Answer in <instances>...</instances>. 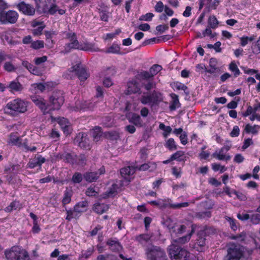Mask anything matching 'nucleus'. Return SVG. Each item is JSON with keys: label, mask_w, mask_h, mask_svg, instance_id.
Masks as SVG:
<instances>
[{"label": "nucleus", "mask_w": 260, "mask_h": 260, "mask_svg": "<svg viewBox=\"0 0 260 260\" xmlns=\"http://www.w3.org/2000/svg\"><path fill=\"white\" fill-rule=\"evenodd\" d=\"M225 219L229 222L231 228L234 231H236L237 229V226L236 223L235 219L228 216L225 217Z\"/></svg>", "instance_id": "nucleus-55"}, {"label": "nucleus", "mask_w": 260, "mask_h": 260, "mask_svg": "<svg viewBox=\"0 0 260 260\" xmlns=\"http://www.w3.org/2000/svg\"><path fill=\"white\" fill-rule=\"evenodd\" d=\"M211 215V212L205 211L198 213L196 216L200 218H205L210 217Z\"/></svg>", "instance_id": "nucleus-61"}, {"label": "nucleus", "mask_w": 260, "mask_h": 260, "mask_svg": "<svg viewBox=\"0 0 260 260\" xmlns=\"http://www.w3.org/2000/svg\"><path fill=\"white\" fill-rule=\"evenodd\" d=\"M253 53L258 54L260 53V37L257 41L256 44L252 47Z\"/></svg>", "instance_id": "nucleus-57"}, {"label": "nucleus", "mask_w": 260, "mask_h": 260, "mask_svg": "<svg viewBox=\"0 0 260 260\" xmlns=\"http://www.w3.org/2000/svg\"><path fill=\"white\" fill-rule=\"evenodd\" d=\"M165 146L171 151L176 150L177 148L175 142L173 138H170L166 141Z\"/></svg>", "instance_id": "nucleus-41"}, {"label": "nucleus", "mask_w": 260, "mask_h": 260, "mask_svg": "<svg viewBox=\"0 0 260 260\" xmlns=\"http://www.w3.org/2000/svg\"><path fill=\"white\" fill-rule=\"evenodd\" d=\"M174 87L177 90H183L186 94H189V91L187 90V87L184 84L177 82L174 83Z\"/></svg>", "instance_id": "nucleus-50"}, {"label": "nucleus", "mask_w": 260, "mask_h": 260, "mask_svg": "<svg viewBox=\"0 0 260 260\" xmlns=\"http://www.w3.org/2000/svg\"><path fill=\"white\" fill-rule=\"evenodd\" d=\"M8 143L12 145H19L21 144V140L17 133L11 134Z\"/></svg>", "instance_id": "nucleus-31"}, {"label": "nucleus", "mask_w": 260, "mask_h": 260, "mask_svg": "<svg viewBox=\"0 0 260 260\" xmlns=\"http://www.w3.org/2000/svg\"><path fill=\"white\" fill-rule=\"evenodd\" d=\"M130 122H133L135 125H140L141 124V119L139 115L133 114L131 118Z\"/></svg>", "instance_id": "nucleus-52"}, {"label": "nucleus", "mask_w": 260, "mask_h": 260, "mask_svg": "<svg viewBox=\"0 0 260 260\" xmlns=\"http://www.w3.org/2000/svg\"><path fill=\"white\" fill-rule=\"evenodd\" d=\"M84 178L86 181L92 182L99 178V175L98 172H88L84 174Z\"/></svg>", "instance_id": "nucleus-32"}, {"label": "nucleus", "mask_w": 260, "mask_h": 260, "mask_svg": "<svg viewBox=\"0 0 260 260\" xmlns=\"http://www.w3.org/2000/svg\"><path fill=\"white\" fill-rule=\"evenodd\" d=\"M93 139L94 141H98L102 136L101 128L100 127H96L91 131Z\"/></svg>", "instance_id": "nucleus-38"}, {"label": "nucleus", "mask_w": 260, "mask_h": 260, "mask_svg": "<svg viewBox=\"0 0 260 260\" xmlns=\"http://www.w3.org/2000/svg\"><path fill=\"white\" fill-rule=\"evenodd\" d=\"M92 209L96 213L101 214L108 210L109 206L107 204L96 203L94 204Z\"/></svg>", "instance_id": "nucleus-25"}, {"label": "nucleus", "mask_w": 260, "mask_h": 260, "mask_svg": "<svg viewBox=\"0 0 260 260\" xmlns=\"http://www.w3.org/2000/svg\"><path fill=\"white\" fill-rule=\"evenodd\" d=\"M94 107V104L92 103L85 101L81 103L80 109L92 110Z\"/></svg>", "instance_id": "nucleus-47"}, {"label": "nucleus", "mask_w": 260, "mask_h": 260, "mask_svg": "<svg viewBox=\"0 0 260 260\" xmlns=\"http://www.w3.org/2000/svg\"><path fill=\"white\" fill-rule=\"evenodd\" d=\"M83 179L82 175L78 172L75 173L72 177V181L75 183H80Z\"/></svg>", "instance_id": "nucleus-53"}, {"label": "nucleus", "mask_w": 260, "mask_h": 260, "mask_svg": "<svg viewBox=\"0 0 260 260\" xmlns=\"http://www.w3.org/2000/svg\"><path fill=\"white\" fill-rule=\"evenodd\" d=\"M181 143L183 145H186L188 142L187 136L186 132H184L179 136Z\"/></svg>", "instance_id": "nucleus-64"}, {"label": "nucleus", "mask_w": 260, "mask_h": 260, "mask_svg": "<svg viewBox=\"0 0 260 260\" xmlns=\"http://www.w3.org/2000/svg\"><path fill=\"white\" fill-rule=\"evenodd\" d=\"M159 128L164 131L163 136L165 138H167L172 131V128L170 126H166L162 123H160Z\"/></svg>", "instance_id": "nucleus-40"}, {"label": "nucleus", "mask_w": 260, "mask_h": 260, "mask_svg": "<svg viewBox=\"0 0 260 260\" xmlns=\"http://www.w3.org/2000/svg\"><path fill=\"white\" fill-rule=\"evenodd\" d=\"M169 254L172 260H188L189 252L186 249L172 243L168 248Z\"/></svg>", "instance_id": "nucleus-2"}, {"label": "nucleus", "mask_w": 260, "mask_h": 260, "mask_svg": "<svg viewBox=\"0 0 260 260\" xmlns=\"http://www.w3.org/2000/svg\"><path fill=\"white\" fill-rule=\"evenodd\" d=\"M88 203L87 201H82L78 202L74 206L76 211L80 215L87 210L88 207Z\"/></svg>", "instance_id": "nucleus-23"}, {"label": "nucleus", "mask_w": 260, "mask_h": 260, "mask_svg": "<svg viewBox=\"0 0 260 260\" xmlns=\"http://www.w3.org/2000/svg\"><path fill=\"white\" fill-rule=\"evenodd\" d=\"M72 196V191L71 190H66L63 194L62 203L63 206L70 203Z\"/></svg>", "instance_id": "nucleus-34"}, {"label": "nucleus", "mask_w": 260, "mask_h": 260, "mask_svg": "<svg viewBox=\"0 0 260 260\" xmlns=\"http://www.w3.org/2000/svg\"><path fill=\"white\" fill-rule=\"evenodd\" d=\"M77 155L74 153H64L61 155V158L64 161L72 164H75Z\"/></svg>", "instance_id": "nucleus-28"}, {"label": "nucleus", "mask_w": 260, "mask_h": 260, "mask_svg": "<svg viewBox=\"0 0 260 260\" xmlns=\"http://www.w3.org/2000/svg\"><path fill=\"white\" fill-rule=\"evenodd\" d=\"M162 100V95L156 91L153 92L149 95H143L141 99V102L143 104H148L151 107L158 105Z\"/></svg>", "instance_id": "nucleus-6"}, {"label": "nucleus", "mask_w": 260, "mask_h": 260, "mask_svg": "<svg viewBox=\"0 0 260 260\" xmlns=\"http://www.w3.org/2000/svg\"><path fill=\"white\" fill-rule=\"evenodd\" d=\"M212 156L219 160H229L231 157L228 154H226L223 150L220 149L218 151H215L212 155Z\"/></svg>", "instance_id": "nucleus-22"}, {"label": "nucleus", "mask_w": 260, "mask_h": 260, "mask_svg": "<svg viewBox=\"0 0 260 260\" xmlns=\"http://www.w3.org/2000/svg\"><path fill=\"white\" fill-rule=\"evenodd\" d=\"M172 101L169 106L171 111H174L180 107V104L179 101L178 96L175 94H172Z\"/></svg>", "instance_id": "nucleus-29"}, {"label": "nucleus", "mask_w": 260, "mask_h": 260, "mask_svg": "<svg viewBox=\"0 0 260 260\" xmlns=\"http://www.w3.org/2000/svg\"><path fill=\"white\" fill-rule=\"evenodd\" d=\"M80 48L79 50L86 51H99L100 49L95 46L94 44H92L88 41H84L80 43Z\"/></svg>", "instance_id": "nucleus-21"}, {"label": "nucleus", "mask_w": 260, "mask_h": 260, "mask_svg": "<svg viewBox=\"0 0 260 260\" xmlns=\"http://www.w3.org/2000/svg\"><path fill=\"white\" fill-rule=\"evenodd\" d=\"M46 161V159L40 154H37L35 157L29 160L27 166L29 168H34L37 166H41Z\"/></svg>", "instance_id": "nucleus-19"}, {"label": "nucleus", "mask_w": 260, "mask_h": 260, "mask_svg": "<svg viewBox=\"0 0 260 260\" xmlns=\"http://www.w3.org/2000/svg\"><path fill=\"white\" fill-rule=\"evenodd\" d=\"M193 232H194V230L192 228L191 232L189 233L188 234H187L184 236H183L182 237H180L179 238H178L177 239L173 240V243L175 244L176 243L181 244H185V243L188 242L190 240L191 237L192 236V234Z\"/></svg>", "instance_id": "nucleus-27"}, {"label": "nucleus", "mask_w": 260, "mask_h": 260, "mask_svg": "<svg viewBox=\"0 0 260 260\" xmlns=\"http://www.w3.org/2000/svg\"><path fill=\"white\" fill-rule=\"evenodd\" d=\"M171 159L178 161H185L186 160V156L183 151L179 150L171 155Z\"/></svg>", "instance_id": "nucleus-26"}, {"label": "nucleus", "mask_w": 260, "mask_h": 260, "mask_svg": "<svg viewBox=\"0 0 260 260\" xmlns=\"http://www.w3.org/2000/svg\"><path fill=\"white\" fill-rule=\"evenodd\" d=\"M69 72H76L81 81H84L89 77V74L87 72L85 68L80 63H77L72 67L70 69Z\"/></svg>", "instance_id": "nucleus-10"}, {"label": "nucleus", "mask_w": 260, "mask_h": 260, "mask_svg": "<svg viewBox=\"0 0 260 260\" xmlns=\"http://www.w3.org/2000/svg\"><path fill=\"white\" fill-rule=\"evenodd\" d=\"M210 155V153L208 151H201L199 154V158L200 160L207 159Z\"/></svg>", "instance_id": "nucleus-60"}, {"label": "nucleus", "mask_w": 260, "mask_h": 260, "mask_svg": "<svg viewBox=\"0 0 260 260\" xmlns=\"http://www.w3.org/2000/svg\"><path fill=\"white\" fill-rule=\"evenodd\" d=\"M120 47L118 45L113 44L106 49L105 52L106 53L120 54Z\"/></svg>", "instance_id": "nucleus-37"}, {"label": "nucleus", "mask_w": 260, "mask_h": 260, "mask_svg": "<svg viewBox=\"0 0 260 260\" xmlns=\"http://www.w3.org/2000/svg\"><path fill=\"white\" fill-rule=\"evenodd\" d=\"M210 27H207L206 29L203 32V37L209 36L211 38H213L216 36V34H212V31Z\"/></svg>", "instance_id": "nucleus-59"}, {"label": "nucleus", "mask_w": 260, "mask_h": 260, "mask_svg": "<svg viewBox=\"0 0 260 260\" xmlns=\"http://www.w3.org/2000/svg\"><path fill=\"white\" fill-rule=\"evenodd\" d=\"M31 47L34 49H39L44 47V42L43 41L37 40L34 41L31 44Z\"/></svg>", "instance_id": "nucleus-49"}, {"label": "nucleus", "mask_w": 260, "mask_h": 260, "mask_svg": "<svg viewBox=\"0 0 260 260\" xmlns=\"http://www.w3.org/2000/svg\"><path fill=\"white\" fill-rule=\"evenodd\" d=\"M206 245L205 235L204 233L198 234L197 242L194 245V248L198 251H202Z\"/></svg>", "instance_id": "nucleus-20"}, {"label": "nucleus", "mask_w": 260, "mask_h": 260, "mask_svg": "<svg viewBox=\"0 0 260 260\" xmlns=\"http://www.w3.org/2000/svg\"><path fill=\"white\" fill-rule=\"evenodd\" d=\"M67 216L66 219L69 221H70L73 218H77L80 214L76 211V210L74 208L73 210H66Z\"/></svg>", "instance_id": "nucleus-36"}, {"label": "nucleus", "mask_w": 260, "mask_h": 260, "mask_svg": "<svg viewBox=\"0 0 260 260\" xmlns=\"http://www.w3.org/2000/svg\"><path fill=\"white\" fill-rule=\"evenodd\" d=\"M168 29L169 26L167 24L159 25L156 27V30L160 34L165 32Z\"/></svg>", "instance_id": "nucleus-63"}, {"label": "nucleus", "mask_w": 260, "mask_h": 260, "mask_svg": "<svg viewBox=\"0 0 260 260\" xmlns=\"http://www.w3.org/2000/svg\"><path fill=\"white\" fill-rule=\"evenodd\" d=\"M22 205L19 201H14L10 203L9 206L6 207L5 211L7 212H11L14 210L20 209Z\"/></svg>", "instance_id": "nucleus-33"}, {"label": "nucleus", "mask_w": 260, "mask_h": 260, "mask_svg": "<svg viewBox=\"0 0 260 260\" xmlns=\"http://www.w3.org/2000/svg\"><path fill=\"white\" fill-rule=\"evenodd\" d=\"M135 173V169L133 167H127L121 169L120 174L123 178L122 185H125L131 181V176Z\"/></svg>", "instance_id": "nucleus-12"}, {"label": "nucleus", "mask_w": 260, "mask_h": 260, "mask_svg": "<svg viewBox=\"0 0 260 260\" xmlns=\"http://www.w3.org/2000/svg\"><path fill=\"white\" fill-rule=\"evenodd\" d=\"M217 59L214 58H211L209 60L210 69H206V72L214 74V76L217 77L220 73V70L217 67Z\"/></svg>", "instance_id": "nucleus-16"}, {"label": "nucleus", "mask_w": 260, "mask_h": 260, "mask_svg": "<svg viewBox=\"0 0 260 260\" xmlns=\"http://www.w3.org/2000/svg\"><path fill=\"white\" fill-rule=\"evenodd\" d=\"M229 69L231 71L233 72L235 77H237L240 75V71L239 70L237 66L234 62H232L229 66Z\"/></svg>", "instance_id": "nucleus-43"}, {"label": "nucleus", "mask_w": 260, "mask_h": 260, "mask_svg": "<svg viewBox=\"0 0 260 260\" xmlns=\"http://www.w3.org/2000/svg\"><path fill=\"white\" fill-rule=\"evenodd\" d=\"M243 255L241 247L239 245L230 243L227 246V260H239Z\"/></svg>", "instance_id": "nucleus-5"}, {"label": "nucleus", "mask_w": 260, "mask_h": 260, "mask_svg": "<svg viewBox=\"0 0 260 260\" xmlns=\"http://www.w3.org/2000/svg\"><path fill=\"white\" fill-rule=\"evenodd\" d=\"M250 221L253 224H258L260 223V214L254 213L250 216Z\"/></svg>", "instance_id": "nucleus-44"}, {"label": "nucleus", "mask_w": 260, "mask_h": 260, "mask_svg": "<svg viewBox=\"0 0 260 260\" xmlns=\"http://www.w3.org/2000/svg\"><path fill=\"white\" fill-rule=\"evenodd\" d=\"M162 69L161 66L155 64L150 68L148 71H144L140 72L139 76L143 79H149L157 74Z\"/></svg>", "instance_id": "nucleus-9"}, {"label": "nucleus", "mask_w": 260, "mask_h": 260, "mask_svg": "<svg viewBox=\"0 0 260 260\" xmlns=\"http://www.w3.org/2000/svg\"><path fill=\"white\" fill-rule=\"evenodd\" d=\"M8 260H30L27 251L19 246H13L5 251Z\"/></svg>", "instance_id": "nucleus-3"}, {"label": "nucleus", "mask_w": 260, "mask_h": 260, "mask_svg": "<svg viewBox=\"0 0 260 260\" xmlns=\"http://www.w3.org/2000/svg\"><path fill=\"white\" fill-rule=\"evenodd\" d=\"M96 260H115L114 255L112 254H101L99 255Z\"/></svg>", "instance_id": "nucleus-56"}, {"label": "nucleus", "mask_w": 260, "mask_h": 260, "mask_svg": "<svg viewBox=\"0 0 260 260\" xmlns=\"http://www.w3.org/2000/svg\"><path fill=\"white\" fill-rule=\"evenodd\" d=\"M4 69L9 72H14L16 70V67L12 64L11 62H6L4 66Z\"/></svg>", "instance_id": "nucleus-51"}, {"label": "nucleus", "mask_w": 260, "mask_h": 260, "mask_svg": "<svg viewBox=\"0 0 260 260\" xmlns=\"http://www.w3.org/2000/svg\"><path fill=\"white\" fill-rule=\"evenodd\" d=\"M109 249L114 252H119L122 249V246L116 238H110L106 242Z\"/></svg>", "instance_id": "nucleus-14"}, {"label": "nucleus", "mask_w": 260, "mask_h": 260, "mask_svg": "<svg viewBox=\"0 0 260 260\" xmlns=\"http://www.w3.org/2000/svg\"><path fill=\"white\" fill-rule=\"evenodd\" d=\"M86 135H85V134H84L82 133H80L77 135V136L76 138V141L77 142H78L79 143V145L81 147H83L84 149H89L90 147L88 144L87 145H86L85 144V143H86Z\"/></svg>", "instance_id": "nucleus-24"}, {"label": "nucleus", "mask_w": 260, "mask_h": 260, "mask_svg": "<svg viewBox=\"0 0 260 260\" xmlns=\"http://www.w3.org/2000/svg\"><path fill=\"white\" fill-rule=\"evenodd\" d=\"M127 88L125 91L126 94L132 93H141V88L139 84L135 80H132L127 83Z\"/></svg>", "instance_id": "nucleus-15"}, {"label": "nucleus", "mask_w": 260, "mask_h": 260, "mask_svg": "<svg viewBox=\"0 0 260 260\" xmlns=\"http://www.w3.org/2000/svg\"><path fill=\"white\" fill-rule=\"evenodd\" d=\"M30 99L34 103V104L38 107V108L44 113L46 112V110L48 109V106L42 98L40 96H37L36 95H31L30 96Z\"/></svg>", "instance_id": "nucleus-13"}, {"label": "nucleus", "mask_w": 260, "mask_h": 260, "mask_svg": "<svg viewBox=\"0 0 260 260\" xmlns=\"http://www.w3.org/2000/svg\"><path fill=\"white\" fill-rule=\"evenodd\" d=\"M86 162V158L83 154H81L79 156H77L76 159L75 165H84Z\"/></svg>", "instance_id": "nucleus-46"}, {"label": "nucleus", "mask_w": 260, "mask_h": 260, "mask_svg": "<svg viewBox=\"0 0 260 260\" xmlns=\"http://www.w3.org/2000/svg\"><path fill=\"white\" fill-rule=\"evenodd\" d=\"M17 8L20 11L27 15H33L35 13L34 8L31 5L21 2L18 4Z\"/></svg>", "instance_id": "nucleus-17"}, {"label": "nucleus", "mask_w": 260, "mask_h": 260, "mask_svg": "<svg viewBox=\"0 0 260 260\" xmlns=\"http://www.w3.org/2000/svg\"><path fill=\"white\" fill-rule=\"evenodd\" d=\"M212 169L215 172L219 171L220 173H223L226 170V168L224 166H221L219 164L213 163L211 165Z\"/></svg>", "instance_id": "nucleus-45"}, {"label": "nucleus", "mask_w": 260, "mask_h": 260, "mask_svg": "<svg viewBox=\"0 0 260 260\" xmlns=\"http://www.w3.org/2000/svg\"><path fill=\"white\" fill-rule=\"evenodd\" d=\"M146 254L149 260H168L165 252L159 247L154 245L148 246Z\"/></svg>", "instance_id": "nucleus-4"}, {"label": "nucleus", "mask_w": 260, "mask_h": 260, "mask_svg": "<svg viewBox=\"0 0 260 260\" xmlns=\"http://www.w3.org/2000/svg\"><path fill=\"white\" fill-rule=\"evenodd\" d=\"M9 87L11 90L15 91H20L22 89V85L20 83L16 81L11 82L9 85Z\"/></svg>", "instance_id": "nucleus-42"}, {"label": "nucleus", "mask_w": 260, "mask_h": 260, "mask_svg": "<svg viewBox=\"0 0 260 260\" xmlns=\"http://www.w3.org/2000/svg\"><path fill=\"white\" fill-rule=\"evenodd\" d=\"M151 167L152 168V170L155 169L156 168V165L155 163L153 162H149V164H144L140 167L139 170L141 171H146Z\"/></svg>", "instance_id": "nucleus-48"}, {"label": "nucleus", "mask_w": 260, "mask_h": 260, "mask_svg": "<svg viewBox=\"0 0 260 260\" xmlns=\"http://www.w3.org/2000/svg\"><path fill=\"white\" fill-rule=\"evenodd\" d=\"M175 229L174 230V232H175L177 231V233L179 234H182L184 232H185L186 226L184 224H179L178 225H176L175 227Z\"/></svg>", "instance_id": "nucleus-62"}, {"label": "nucleus", "mask_w": 260, "mask_h": 260, "mask_svg": "<svg viewBox=\"0 0 260 260\" xmlns=\"http://www.w3.org/2000/svg\"><path fill=\"white\" fill-rule=\"evenodd\" d=\"M18 17V14L15 11L9 10L6 12H0V21L3 23H14L17 20Z\"/></svg>", "instance_id": "nucleus-8"}, {"label": "nucleus", "mask_w": 260, "mask_h": 260, "mask_svg": "<svg viewBox=\"0 0 260 260\" xmlns=\"http://www.w3.org/2000/svg\"><path fill=\"white\" fill-rule=\"evenodd\" d=\"M257 125H254L251 126L250 124H247L245 125L244 131L246 133H251L252 134H256L258 133V131L256 128L258 127Z\"/></svg>", "instance_id": "nucleus-39"}, {"label": "nucleus", "mask_w": 260, "mask_h": 260, "mask_svg": "<svg viewBox=\"0 0 260 260\" xmlns=\"http://www.w3.org/2000/svg\"><path fill=\"white\" fill-rule=\"evenodd\" d=\"M151 236L149 234H141L136 237L135 239L140 244L145 245L150 241Z\"/></svg>", "instance_id": "nucleus-30"}, {"label": "nucleus", "mask_w": 260, "mask_h": 260, "mask_svg": "<svg viewBox=\"0 0 260 260\" xmlns=\"http://www.w3.org/2000/svg\"><path fill=\"white\" fill-rule=\"evenodd\" d=\"M94 251V247L93 246H91L88 248L87 250L85 251L84 252L82 253V256L83 257L87 258L92 254Z\"/></svg>", "instance_id": "nucleus-58"}, {"label": "nucleus", "mask_w": 260, "mask_h": 260, "mask_svg": "<svg viewBox=\"0 0 260 260\" xmlns=\"http://www.w3.org/2000/svg\"><path fill=\"white\" fill-rule=\"evenodd\" d=\"M27 109V103L19 99L9 102L4 110L6 113L14 115L25 112Z\"/></svg>", "instance_id": "nucleus-1"}, {"label": "nucleus", "mask_w": 260, "mask_h": 260, "mask_svg": "<svg viewBox=\"0 0 260 260\" xmlns=\"http://www.w3.org/2000/svg\"><path fill=\"white\" fill-rule=\"evenodd\" d=\"M153 17L154 14L153 13H148L145 15H141L139 18V20L140 21H150Z\"/></svg>", "instance_id": "nucleus-54"}, {"label": "nucleus", "mask_w": 260, "mask_h": 260, "mask_svg": "<svg viewBox=\"0 0 260 260\" xmlns=\"http://www.w3.org/2000/svg\"><path fill=\"white\" fill-rule=\"evenodd\" d=\"M64 103L63 93L60 91H55L53 93L49 98V105L52 110H58Z\"/></svg>", "instance_id": "nucleus-7"}, {"label": "nucleus", "mask_w": 260, "mask_h": 260, "mask_svg": "<svg viewBox=\"0 0 260 260\" xmlns=\"http://www.w3.org/2000/svg\"><path fill=\"white\" fill-rule=\"evenodd\" d=\"M208 23L209 27L215 29L218 26L219 22L214 15H211L208 18Z\"/></svg>", "instance_id": "nucleus-35"}, {"label": "nucleus", "mask_w": 260, "mask_h": 260, "mask_svg": "<svg viewBox=\"0 0 260 260\" xmlns=\"http://www.w3.org/2000/svg\"><path fill=\"white\" fill-rule=\"evenodd\" d=\"M67 37L70 39V43L67 45V47L70 49L79 50L80 43H79V41L77 40L76 34L75 33H68Z\"/></svg>", "instance_id": "nucleus-18"}, {"label": "nucleus", "mask_w": 260, "mask_h": 260, "mask_svg": "<svg viewBox=\"0 0 260 260\" xmlns=\"http://www.w3.org/2000/svg\"><path fill=\"white\" fill-rule=\"evenodd\" d=\"M159 202H160L161 205H159V207L161 208H165L166 207H170L173 209H178L183 207H186L189 206V203L188 202H184L178 204H172V201L170 199H159Z\"/></svg>", "instance_id": "nucleus-11"}]
</instances>
